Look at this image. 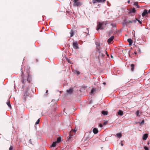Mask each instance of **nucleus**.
<instances>
[{"instance_id": "3", "label": "nucleus", "mask_w": 150, "mask_h": 150, "mask_svg": "<svg viewBox=\"0 0 150 150\" xmlns=\"http://www.w3.org/2000/svg\"><path fill=\"white\" fill-rule=\"evenodd\" d=\"M79 0H74L73 5L75 6H81L82 3L78 1Z\"/></svg>"}, {"instance_id": "26", "label": "nucleus", "mask_w": 150, "mask_h": 150, "mask_svg": "<svg viewBox=\"0 0 150 150\" xmlns=\"http://www.w3.org/2000/svg\"><path fill=\"white\" fill-rule=\"evenodd\" d=\"M7 104L8 107H11V105L9 101H8L7 103Z\"/></svg>"}, {"instance_id": "11", "label": "nucleus", "mask_w": 150, "mask_h": 150, "mask_svg": "<svg viewBox=\"0 0 150 150\" xmlns=\"http://www.w3.org/2000/svg\"><path fill=\"white\" fill-rule=\"evenodd\" d=\"M127 41L129 43V45H132L133 41L130 38L128 39Z\"/></svg>"}, {"instance_id": "13", "label": "nucleus", "mask_w": 150, "mask_h": 150, "mask_svg": "<svg viewBox=\"0 0 150 150\" xmlns=\"http://www.w3.org/2000/svg\"><path fill=\"white\" fill-rule=\"evenodd\" d=\"M73 91V88H71L69 90H67V93H72Z\"/></svg>"}, {"instance_id": "5", "label": "nucleus", "mask_w": 150, "mask_h": 150, "mask_svg": "<svg viewBox=\"0 0 150 150\" xmlns=\"http://www.w3.org/2000/svg\"><path fill=\"white\" fill-rule=\"evenodd\" d=\"M148 13V11L147 10L145 9L144 10L142 14V16L143 17L145 16H147V14Z\"/></svg>"}, {"instance_id": "23", "label": "nucleus", "mask_w": 150, "mask_h": 150, "mask_svg": "<svg viewBox=\"0 0 150 150\" xmlns=\"http://www.w3.org/2000/svg\"><path fill=\"white\" fill-rule=\"evenodd\" d=\"M137 20H138V19L137 18H136L134 20H132V22H133V23H136L137 21Z\"/></svg>"}, {"instance_id": "19", "label": "nucleus", "mask_w": 150, "mask_h": 150, "mask_svg": "<svg viewBox=\"0 0 150 150\" xmlns=\"http://www.w3.org/2000/svg\"><path fill=\"white\" fill-rule=\"evenodd\" d=\"M61 141V138L60 137H58L57 139V141L56 142H57V143Z\"/></svg>"}, {"instance_id": "44", "label": "nucleus", "mask_w": 150, "mask_h": 150, "mask_svg": "<svg viewBox=\"0 0 150 150\" xmlns=\"http://www.w3.org/2000/svg\"><path fill=\"white\" fill-rule=\"evenodd\" d=\"M134 53L135 54H137V53L135 52H134Z\"/></svg>"}, {"instance_id": "41", "label": "nucleus", "mask_w": 150, "mask_h": 150, "mask_svg": "<svg viewBox=\"0 0 150 150\" xmlns=\"http://www.w3.org/2000/svg\"><path fill=\"white\" fill-rule=\"evenodd\" d=\"M148 13L150 14V9L148 11Z\"/></svg>"}, {"instance_id": "49", "label": "nucleus", "mask_w": 150, "mask_h": 150, "mask_svg": "<svg viewBox=\"0 0 150 150\" xmlns=\"http://www.w3.org/2000/svg\"><path fill=\"white\" fill-rule=\"evenodd\" d=\"M22 70V69H21V71Z\"/></svg>"}, {"instance_id": "10", "label": "nucleus", "mask_w": 150, "mask_h": 150, "mask_svg": "<svg viewBox=\"0 0 150 150\" xmlns=\"http://www.w3.org/2000/svg\"><path fill=\"white\" fill-rule=\"evenodd\" d=\"M148 136L147 134H144L142 137L143 139L144 140H146L148 137Z\"/></svg>"}, {"instance_id": "39", "label": "nucleus", "mask_w": 150, "mask_h": 150, "mask_svg": "<svg viewBox=\"0 0 150 150\" xmlns=\"http://www.w3.org/2000/svg\"><path fill=\"white\" fill-rule=\"evenodd\" d=\"M76 73L77 74H80L79 72L78 71H76Z\"/></svg>"}, {"instance_id": "29", "label": "nucleus", "mask_w": 150, "mask_h": 150, "mask_svg": "<svg viewBox=\"0 0 150 150\" xmlns=\"http://www.w3.org/2000/svg\"><path fill=\"white\" fill-rule=\"evenodd\" d=\"M110 25H112L113 27H114L115 26V24L113 23H111Z\"/></svg>"}, {"instance_id": "47", "label": "nucleus", "mask_w": 150, "mask_h": 150, "mask_svg": "<svg viewBox=\"0 0 150 150\" xmlns=\"http://www.w3.org/2000/svg\"><path fill=\"white\" fill-rule=\"evenodd\" d=\"M111 57L112 58H113V57H112V55H111Z\"/></svg>"}, {"instance_id": "16", "label": "nucleus", "mask_w": 150, "mask_h": 150, "mask_svg": "<svg viewBox=\"0 0 150 150\" xmlns=\"http://www.w3.org/2000/svg\"><path fill=\"white\" fill-rule=\"evenodd\" d=\"M57 143V142H53L52 143V145H51V147H54L56 145Z\"/></svg>"}, {"instance_id": "2", "label": "nucleus", "mask_w": 150, "mask_h": 150, "mask_svg": "<svg viewBox=\"0 0 150 150\" xmlns=\"http://www.w3.org/2000/svg\"><path fill=\"white\" fill-rule=\"evenodd\" d=\"M105 25L99 22L98 23L96 30H97L99 29L102 30L105 27Z\"/></svg>"}, {"instance_id": "43", "label": "nucleus", "mask_w": 150, "mask_h": 150, "mask_svg": "<svg viewBox=\"0 0 150 150\" xmlns=\"http://www.w3.org/2000/svg\"><path fill=\"white\" fill-rule=\"evenodd\" d=\"M121 144L122 146H123V144L122 143H121Z\"/></svg>"}, {"instance_id": "28", "label": "nucleus", "mask_w": 150, "mask_h": 150, "mask_svg": "<svg viewBox=\"0 0 150 150\" xmlns=\"http://www.w3.org/2000/svg\"><path fill=\"white\" fill-rule=\"evenodd\" d=\"M144 120H143L142 121L140 122V125H142V124H143L144 123Z\"/></svg>"}, {"instance_id": "36", "label": "nucleus", "mask_w": 150, "mask_h": 150, "mask_svg": "<svg viewBox=\"0 0 150 150\" xmlns=\"http://www.w3.org/2000/svg\"><path fill=\"white\" fill-rule=\"evenodd\" d=\"M103 124H99V126L100 127H103Z\"/></svg>"}, {"instance_id": "17", "label": "nucleus", "mask_w": 150, "mask_h": 150, "mask_svg": "<svg viewBox=\"0 0 150 150\" xmlns=\"http://www.w3.org/2000/svg\"><path fill=\"white\" fill-rule=\"evenodd\" d=\"M134 65L133 64H132L131 65V70L132 71H133L134 70Z\"/></svg>"}, {"instance_id": "33", "label": "nucleus", "mask_w": 150, "mask_h": 150, "mask_svg": "<svg viewBox=\"0 0 150 150\" xmlns=\"http://www.w3.org/2000/svg\"><path fill=\"white\" fill-rule=\"evenodd\" d=\"M13 148L12 146H11L9 149V150H12Z\"/></svg>"}, {"instance_id": "38", "label": "nucleus", "mask_w": 150, "mask_h": 150, "mask_svg": "<svg viewBox=\"0 0 150 150\" xmlns=\"http://www.w3.org/2000/svg\"><path fill=\"white\" fill-rule=\"evenodd\" d=\"M128 23H133V22L132 21V20L131 21H129V22H128Z\"/></svg>"}, {"instance_id": "4", "label": "nucleus", "mask_w": 150, "mask_h": 150, "mask_svg": "<svg viewBox=\"0 0 150 150\" xmlns=\"http://www.w3.org/2000/svg\"><path fill=\"white\" fill-rule=\"evenodd\" d=\"M72 46L73 48L74 49H78L79 48L77 41L73 42Z\"/></svg>"}, {"instance_id": "31", "label": "nucleus", "mask_w": 150, "mask_h": 150, "mask_svg": "<svg viewBox=\"0 0 150 150\" xmlns=\"http://www.w3.org/2000/svg\"><path fill=\"white\" fill-rule=\"evenodd\" d=\"M144 148L145 150H149L148 148L146 146H144Z\"/></svg>"}, {"instance_id": "21", "label": "nucleus", "mask_w": 150, "mask_h": 150, "mask_svg": "<svg viewBox=\"0 0 150 150\" xmlns=\"http://www.w3.org/2000/svg\"><path fill=\"white\" fill-rule=\"evenodd\" d=\"M70 34H71L70 36L71 37H72L73 36V35H74V33L73 31L72 30H71V31L70 32Z\"/></svg>"}, {"instance_id": "6", "label": "nucleus", "mask_w": 150, "mask_h": 150, "mask_svg": "<svg viewBox=\"0 0 150 150\" xmlns=\"http://www.w3.org/2000/svg\"><path fill=\"white\" fill-rule=\"evenodd\" d=\"M75 132L73 130H71L69 132V137H68V138L69 139H70L71 137L74 134H75Z\"/></svg>"}, {"instance_id": "25", "label": "nucleus", "mask_w": 150, "mask_h": 150, "mask_svg": "<svg viewBox=\"0 0 150 150\" xmlns=\"http://www.w3.org/2000/svg\"><path fill=\"white\" fill-rule=\"evenodd\" d=\"M106 0H98L99 3H104Z\"/></svg>"}, {"instance_id": "46", "label": "nucleus", "mask_w": 150, "mask_h": 150, "mask_svg": "<svg viewBox=\"0 0 150 150\" xmlns=\"http://www.w3.org/2000/svg\"><path fill=\"white\" fill-rule=\"evenodd\" d=\"M103 84H105V82H104V83H103Z\"/></svg>"}, {"instance_id": "18", "label": "nucleus", "mask_w": 150, "mask_h": 150, "mask_svg": "<svg viewBox=\"0 0 150 150\" xmlns=\"http://www.w3.org/2000/svg\"><path fill=\"white\" fill-rule=\"evenodd\" d=\"M102 113L103 115H106L108 114V112L106 111H103L102 112Z\"/></svg>"}, {"instance_id": "24", "label": "nucleus", "mask_w": 150, "mask_h": 150, "mask_svg": "<svg viewBox=\"0 0 150 150\" xmlns=\"http://www.w3.org/2000/svg\"><path fill=\"white\" fill-rule=\"evenodd\" d=\"M134 5L135 6H137V7L138 8H139V6H138V2H135L134 3Z\"/></svg>"}, {"instance_id": "45", "label": "nucleus", "mask_w": 150, "mask_h": 150, "mask_svg": "<svg viewBox=\"0 0 150 150\" xmlns=\"http://www.w3.org/2000/svg\"><path fill=\"white\" fill-rule=\"evenodd\" d=\"M48 90H47L46 91V93H47L48 92Z\"/></svg>"}, {"instance_id": "8", "label": "nucleus", "mask_w": 150, "mask_h": 150, "mask_svg": "<svg viewBox=\"0 0 150 150\" xmlns=\"http://www.w3.org/2000/svg\"><path fill=\"white\" fill-rule=\"evenodd\" d=\"M114 36H111L108 40L107 42L108 43L111 42L113 40Z\"/></svg>"}, {"instance_id": "20", "label": "nucleus", "mask_w": 150, "mask_h": 150, "mask_svg": "<svg viewBox=\"0 0 150 150\" xmlns=\"http://www.w3.org/2000/svg\"><path fill=\"white\" fill-rule=\"evenodd\" d=\"M92 2L93 4H94L96 3H98L99 2L98 0H93Z\"/></svg>"}, {"instance_id": "35", "label": "nucleus", "mask_w": 150, "mask_h": 150, "mask_svg": "<svg viewBox=\"0 0 150 150\" xmlns=\"http://www.w3.org/2000/svg\"><path fill=\"white\" fill-rule=\"evenodd\" d=\"M137 51H139V52L140 53L141 52V50L139 48H138L137 49Z\"/></svg>"}, {"instance_id": "15", "label": "nucleus", "mask_w": 150, "mask_h": 150, "mask_svg": "<svg viewBox=\"0 0 150 150\" xmlns=\"http://www.w3.org/2000/svg\"><path fill=\"white\" fill-rule=\"evenodd\" d=\"M116 136L117 137L120 138L122 136V135L121 133H119L116 134Z\"/></svg>"}, {"instance_id": "42", "label": "nucleus", "mask_w": 150, "mask_h": 150, "mask_svg": "<svg viewBox=\"0 0 150 150\" xmlns=\"http://www.w3.org/2000/svg\"><path fill=\"white\" fill-rule=\"evenodd\" d=\"M128 2V3H129V2H130V0H129L128 1V2Z\"/></svg>"}, {"instance_id": "40", "label": "nucleus", "mask_w": 150, "mask_h": 150, "mask_svg": "<svg viewBox=\"0 0 150 150\" xmlns=\"http://www.w3.org/2000/svg\"><path fill=\"white\" fill-rule=\"evenodd\" d=\"M29 142L30 143V144H32V142H31V139H30L29 140Z\"/></svg>"}, {"instance_id": "9", "label": "nucleus", "mask_w": 150, "mask_h": 150, "mask_svg": "<svg viewBox=\"0 0 150 150\" xmlns=\"http://www.w3.org/2000/svg\"><path fill=\"white\" fill-rule=\"evenodd\" d=\"M142 114V112H139V110H137L136 112V115L137 116H139Z\"/></svg>"}, {"instance_id": "48", "label": "nucleus", "mask_w": 150, "mask_h": 150, "mask_svg": "<svg viewBox=\"0 0 150 150\" xmlns=\"http://www.w3.org/2000/svg\"><path fill=\"white\" fill-rule=\"evenodd\" d=\"M27 81H29V80H28V79H27Z\"/></svg>"}, {"instance_id": "34", "label": "nucleus", "mask_w": 150, "mask_h": 150, "mask_svg": "<svg viewBox=\"0 0 150 150\" xmlns=\"http://www.w3.org/2000/svg\"><path fill=\"white\" fill-rule=\"evenodd\" d=\"M105 50V53L106 54H107V55L108 56H109V54H107V52L105 50Z\"/></svg>"}, {"instance_id": "30", "label": "nucleus", "mask_w": 150, "mask_h": 150, "mask_svg": "<svg viewBox=\"0 0 150 150\" xmlns=\"http://www.w3.org/2000/svg\"><path fill=\"white\" fill-rule=\"evenodd\" d=\"M107 124V122H103V125H105Z\"/></svg>"}, {"instance_id": "14", "label": "nucleus", "mask_w": 150, "mask_h": 150, "mask_svg": "<svg viewBox=\"0 0 150 150\" xmlns=\"http://www.w3.org/2000/svg\"><path fill=\"white\" fill-rule=\"evenodd\" d=\"M118 115L120 116H122L123 115V112L120 110H119L117 112Z\"/></svg>"}, {"instance_id": "22", "label": "nucleus", "mask_w": 150, "mask_h": 150, "mask_svg": "<svg viewBox=\"0 0 150 150\" xmlns=\"http://www.w3.org/2000/svg\"><path fill=\"white\" fill-rule=\"evenodd\" d=\"M21 76H22V82L23 83H24V81L23 79V74H22L21 75Z\"/></svg>"}, {"instance_id": "27", "label": "nucleus", "mask_w": 150, "mask_h": 150, "mask_svg": "<svg viewBox=\"0 0 150 150\" xmlns=\"http://www.w3.org/2000/svg\"><path fill=\"white\" fill-rule=\"evenodd\" d=\"M40 122V119H39L35 123V125H37L39 124Z\"/></svg>"}, {"instance_id": "1", "label": "nucleus", "mask_w": 150, "mask_h": 150, "mask_svg": "<svg viewBox=\"0 0 150 150\" xmlns=\"http://www.w3.org/2000/svg\"><path fill=\"white\" fill-rule=\"evenodd\" d=\"M96 51L99 53L98 57H104L105 55L103 53L101 52L102 50L100 49V44L98 42H96Z\"/></svg>"}, {"instance_id": "32", "label": "nucleus", "mask_w": 150, "mask_h": 150, "mask_svg": "<svg viewBox=\"0 0 150 150\" xmlns=\"http://www.w3.org/2000/svg\"><path fill=\"white\" fill-rule=\"evenodd\" d=\"M94 91V89H93L91 90V93H93Z\"/></svg>"}, {"instance_id": "7", "label": "nucleus", "mask_w": 150, "mask_h": 150, "mask_svg": "<svg viewBox=\"0 0 150 150\" xmlns=\"http://www.w3.org/2000/svg\"><path fill=\"white\" fill-rule=\"evenodd\" d=\"M129 13H135L136 11V10L134 8H133L132 9L129 10Z\"/></svg>"}, {"instance_id": "37", "label": "nucleus", "mask_w": 150, "mask_h": 150, "mask_svg": "<svg viewBox=\"0 0 150 150\" xmlns=\"http://www.w3.org/2000/svg\"><path fill=\"white\" fill-rule=\"evenodd\" d=\"M137 21H138L139 22V23L140 24H142V21H140L138 20H137Z\"/></svg>"}, {"instance_id": "12", "label": "nucleus", "mask_w": 150, "mask_h": 150, "mask_svg": "<svg viewBox=\"0 0 150 150\" xmlns=\"http://www.w3.org/2000/svg\"><path fill=\"white\" fill-rule=\"evenodd\" d=\"M93 132L95 134H97L98 132V129L96 128H94L93 129Z\"/></svg>"}]
</instances>
